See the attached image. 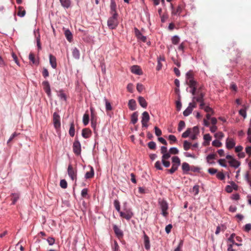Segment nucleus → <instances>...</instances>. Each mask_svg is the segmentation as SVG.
<instances>
[{"label":"nucleus","instance_id":"obj_36","mask_svg":"<svg viewBox=\"0 0 251 251\" xmlns=\"http://www.w3.org/2000/svg\"><path fill=\"white\" fill-rule=\"evenodd\" d=\"M58 96L60 98L61 100L66 101L67 100V97L66 94L63 92L62 90L59 91L58 93Z\"/></svg>","mask_w":251,"mask_h":251},{"label":"nucleus","instance_id":"obj_49","mask_svg":"<svg viewBox=\"0 0 251 251\" xmlns=\"http://www.w3.org/2000/svg\"><path fill=\"white\" fill-rule=\"evenodd\" d=\"M60 186L61 188L65 189L67 187V182L65 179H62L60 182Z\"/></svg>","mask_w":251,"mask_h":251},{"label":"nucleus","instance_id":"obj_48","mask_svg":"<svg viewBox=\"0 0 251 251\" xmlns=\"http://www.w3.org/2000/svg\"><path fill=\"white\" fill-rule=\"evenodd\" d=\"M88 190L87 188H84L82 190L81 192V196L84 198H86L88 195Z\"/></svg>","mask_w":251,"mask_h":251},{"label":"nucleus","instance_id":"obj_22","mask_svg":"<svg viewBox=\"0 0 251 251\" xmlns=\"http://www.w3.org/2000/svg\"><path fill=\"white\" fill-rule=\"evenodd\" d=\"M138 102L140 105L143 108H146L147 106V102L145 99L142 97H139L138 98Z\"/></svg>","mask_w":251,"mask_h":251},{"label":"nucleus","instance_id":"obj_64","mask_svg":"<svg viewBox=\"0 0 251 251\" xmlns=\"http://www.w3.org/2000/svg\"><path fill=\"white\" fill-rule=\"evenodd\" d=\"M251 230V224H247L244 226V230L246 232H249Z\"/></svg>","mask_w":251,"mask_h":251},{"label":"nucleus","instance_id":"obj_3","mask_svg":"<svg viewBox=\"0 0 251 251\" xmlns=\"http://www.w3.org/2000/svg\"><path fill=\"white\" fill-rule=\"evenodd\" d=\"M73 151L76 155H79L81 153V149L80 142L78 140H75L73 146Z\"/></svg>","mask_w":251,"mask_h":251},{"label":"nucleus","instance_id":"obj_53","mask_svg":"<svg viewBox=\"0 0 251 251\" xmlns=\"http://www.w3.org/2000/svg\"><path fill=\"white\" fill-rule=\"evenodd\" d=\"M171 156V154L170 152H166L163 154L162 156V160H166V159H169Z\"/></svg>","mask_w":251,"mask_h":251},{"label":"nucleus","instance_id":"obj_37","mask_svg":"<svg viewBox=\"0 0 251 251\" xmlns=\"http://www.w3.org/2000/svg\"><path fill=\"white\" fill-rule=\"evenodd\" d=\"M193 111L191 106H189L183 111V114L184 116H188Z\"/></svg>","mask_w":251,"mask_h":251},{"label":"nucleus","instance_id":"obj_18","mask_svg":"<svg viewBox=\"0 0 251 251\" xmlns=\"http://www.w3.org/2000/svg\"><path fill=\"white\" fill-rule=\"evenodd\" d=\"M204 95L203 92H201L198 95V96L193 97V100H196L197 102H202L204 101L203 97Z\"/></svg>","mask_w":251,"mask_h":251},{"label":"nucleus","instance_id":"obj_38","mask_svg":"<svg viewBox=\"0 0 251 251\" xmlns=\"http://www.w3.org/2000/svg\"><path fill=\"white\" fill-rule=\"evenodd\" d=\"M19 198V194L18 193L12 194V197L11 200L12 201V204H15L16 201Z\"/></svg>","mask_w":251,"mask_h":251},{"label":"nucleus","instance_id":"obj_28","mask_svg":"<svg viewBox=\"0 0 251 251\" xmlns=\"http://www.w3.org/2000/svg\"><path fill=\"white\" fill-rule=\"evenodd\" d=\"M138 114L137 112H134L131 116V122L133 124H135L138 121Z\"/></svg>","mask_w":251,"mask_h":251},{"label":"nucleus","instance_id":"obj_1","mask_svg":"<svg viewBox=\"0 0 251 251\" xmlns=\"http://www.w3.org/2000/svg\"><path fill=\"white\" fill-rule=\"evenodd\" d=\"M111 15V17L107 21V25L110 29H115L119 24L118 20V14L115 13L114 15Z\"/></svg>","mask_w":251,"mask_h":251},{"label":"nucleus","instance_id":"obj_40","mask_svg":"<svg viewBox=\"0 0 251 251\" xmlns=\"http://www.w3.org/2000/svg\"><path fill=\"white\" fill-rule=\"evenodd\" d=\"M191 146V143L187 141H184L183 142V148L185 151H188Z\"/></svg>","mask_w":251,"mask_h":251},{"label":"nucleus","instance_id":"obj_5","mask_svg":"<svg viewBox=\"0 0 251 251\" xmlns=\"http://www.w3.org/2000/svg\"><path fill=\"white\" fill-rule=\"evenodd\" d=\"M68 174L73 180L76 179V170L74 169L71 164L68 166Z\"/></svg>","mask_w":251,"mask_h":251},{"label":"nucleus","instance_id":"obj_56","mask_svg":"<svg viewBox=\"0 0 251 251\" xmlns=\"http://www.w3.org/2000/svg\"><path fill=\"white\" fill-rule=\"evenodd\" d=\"M217 178L220 180H224L225 178V175L222 172H219L217 174Z\"/></svg>","mask_w":251,"mask_h":251},{"label":"nucleus","instance_id":"obj_25","mask_svg":"<svg viewBox=\"0 0 251 251\" xmlns=\"http://www.w3.org/2000/svg\"><path fill=\"white\" fill-rule=\"evenodd\" d=\"M189 87L191 88V90L190 92L192 93L193 95H195L196 94L197 87H198V82L193 83V85L188 84Z\"/></svg>","mask_w":251,"mask_h":251},{"label":"nucleus","instance_id":"obj_7","mask_svg":"<svg viewBox=\"0 0 251 251\" xmlns=\"http://www.w3.org/2000/svg\"><path fill=\"white\" fill-rule=\"evenodd\" d=\"M120 216L126 220H130L133 216V213L130 210H126V212H120Z\"/></svg>","mask_w":251,"mask_h":251},{"label":"nucleus","instance_id":"obj_4","mask_svg":"<svg viewBox=\"0 0 251 251\" xmlns=\"http://www.w3.org/2000/svg\"><path fill=\"white\" fill-rule=\"evenodd\" d=\"M186 83L187 84L193 85V83L197 82L194 79V73L192 71H188L186 75Z\"/></svg>","mask_w":251,"mask_h":251},{"label":"nucleus","instance_id":"obj_14","mask_svg":"<svg viewBox=\"0 0 251 251\" xmlns=\"http://www.w3.org/2000/svg\"><path fill=\"white\" fill-rule=\"evenodd\" d=\"M172 14L173 15H179L180 13L182 12L183 7L181 5H179L177 6L176 9H175L174 7L172 6Z\"/></svg>","mask_w":251,"mask_h":251},{"label":"nucleus","instance_id":"obj_20","mask_svg":"<svg viewBox=\"0 0 251 251\" xmlns=\"http://www.w3.org/2000/svg\"><path fill=\"white\" fill-rule=\"evenodd\" d=\"M64 34L67 40L71 42L73 40V35L70 30L69 29H66L65 31Z\"/></svg>","mask_w":251,"mask_h":251},{"label":"nucleus","instance_id":"obj_32","mask_svg":"<svg viewBox=\"0 0 251 251\" xmlns=\"http://www.w3.org/2000/svg\"><path fill=\"white\" fill-rule=\"evenodd\" d=\"M25 14V11L24 9V7L22 6H19L18 7V11L17 13V15L20 17H24Z\"/></svg>","mask_w":251,"mask_h":251},{"label":"nucleus","instance_id":"obj_44","mask_svg":"<svg viewBox=\"0 0 251 251\" xmlns=\"http://www.w3.org/2000/svg\"><path fill=\"white\" fill-rule=\"evenodd\" d=\"M235 236V234L234 233H233L230 235V236L228 239V244L233 245L235 243L234 240V238Z\"/></svg>","mask_w":251,"mask_h":251},{"label":"nucleus","instance_id":"obj_59","mask_svg":"<svg viewBox=\"0 0 251 251\" xmlns=\"http://www.w3.org/2000/svg\"><path fill=\"white\" fill-rule=\"evenodd\" d=\"M155 167L158 169V170H162L163 169L162 166H161V163L160 161H157V162H156V163H155Z\"/></svg>","mask_w":251,"mask_h":251},{"label":"nucleus","instance_id":"obj_43","mask_svg":"<svg viewBox=\"0 0 251 251\" xmlns=\"http://www.w3.org/2000/svg\"><path fill=\"white\" fill-rule=\"evenodd\" d=\"M185 126V122L183 121H180L178 124L177 130L178 131H180L182 129L184 128Z\"/></svg>","mask_w":251,"mask_h":251},{"label":"nucleus","instance_id":"obj_29","mask_svg":"<svg viewBox=\"0 0 251 251\" xmlns=\"http://www.w3.org/2000/svg\"><path fill=\"white\" fill-rule=\"evenodd\" d=\"M94 176V170L93 167H91V170L89 172H87L85 176V177L86 179L91 178L93 177Z\"/></svg>","mask_w":251,"mask_h":251},{"label":"nucleus","instance_id":"obj_58","mask_svg":"<svg viewBox=\"0 0 251 251\" xmlns=\"http://www.w3.org/2000/svg\"><path fill=\"white\" fill-rule=\"evenodd\" d=\"M218 162L221 166H222L223 167H226V164L225 163L226 162L225 159H220L218 160Z\"/></svg>","mask_w":251,"mask_h":251},{"label":"nucleus","instance_id":"obj_57","mask_svg":"<svg viewBox=\"0 0 251 251\" xmlns=\"http://www.w3.org/2000/svg\"><path fill=\"white\" fill-rule=\"evenodd\" d=\"M204 110L207 113L211 112L212 114L214 113L213 109L208 106H205Z\"/></svg>","mask_w":251,"mask_h":251},{"label":"nucleus","instance_id":"obj_19","mask_svg":"<svg viewBox=\"0 0 251 251\" xmlns=\"http://www.w3.org/2000/svg\"><path fill=\"white\" fill-rule=\"evenodd\" d=\"M144 245L146 250L150 248L149 237L145 233L144 235Z\"/></svg>","mask_w":251,"mask_h":251},{"label":"nucleus","instance_id":"obj_11","mask_svg":"<svg viewBox=\"0 0 251 251\" xmlns=\"http://www.w3.org/2000/svg\"><path fill=\"white\" fill-rule=\"evenodd\" d=\"M131 71L132 73L137 75H141L142 74V71L140 68L137 65H134L131 68Z\"/></svg>","mask_w":251,"mask_h":251},{"label":"nucleus","instance_id":"obj_15","mask_svg":"<svg viewBox=\"0 0 251 251\" xmlns=\"http://www.w3.org/2000/svg\"><path fill=\"white\" fill-rule=\"evenodd\" d=\"M61 5L65 8H68L71 6V0H59Z\"/></svg>","mask_w":251,"mask_h":251},{"label":"nucleus","instance_id":"obj_50","mask_svg":"<svg viewBox=\"0 0 251 251\" xmlns=\"http://www.w3.org/2000/svg\"><path fill=\"white\" fill-rule=\"evenodd\" d=\"M212 144L213 146H215L216 147H220L222 145V143L217 140H215L213 141L212 142Z\"/></svg>","mask_w":251,"mask_h":251},{"label":"nucleus","instance_id":"obj_21","mask_svg":"<svg viewBox=\"0 0 251 251\" xmlns=\"http://www.w3.org/2000/svg\"><path fill=\"white\" fill-rule=\"evenodd\" d=\"M217 157V155L215 153L210 154L206 157V161L209 164H214V161H211V160L215 159Z\"/></svg>","mask_w":251,"mask_h":251},{"label":"nucleus","instance_id":"obj_27","mask_svg":"<svg viewBox=\"0 0 251 251\" xmlns=\"http://www.w3.org/2000/svg\"><path fill=\"white\" fill-rule=\"evenodd\" d=\"M82 121L84 126H87L89 122V115L87 111L83 115Z\"/></svg>","mask_w":251,"mask_h":251},{"label":"nucleus","instance_id":"obj_9","mask_svg":"<svg viewBox=\"0 0 251 251\" xmlns=\"http://www.w3.org/2000/svg\"><path fill=\"white\" fill-rule=\"evenodd\" d=\"M113 230L115 234L119 239L123 238L124 235L123 232L116 225L113 226Z\"/></svg>","mask_w":251,"mask_h":251},{"label":"nucleus","instance_id":"obj_46","mask_svg":"<svg viewBox=\"0 0 251 251\" xmlns=\"http://www.w3.org/2000/svg\"><path fill=\"white\" fill-rule=\"evenodd\" d=\"M178 150L177 148L173 147L169 150V152L171 154H176L178 153Z\"/></svg>","mask_w":251,"mask_h":251},{"label":"nucleus","instance_id":"obj_47","mask_svg":"<svg viewBox=\"0 0 251 251\" xmlns=\"http://www.w3.org/2000/svg\"><path fill=\"white\" fill-rule=\"evenodd\" d=\"M148 146L151 150H155L156 148V143L153 141L150 142L148 144Z\"/></svg>","mask_w":251,"mask_h":251},{"label":"nucleus","instance_id":"obj_30","mask_svg":"<svg viewBox=\"0 0 251 251\" xmlns=\"http://www.w3.org/2000/svg\"><path fill=\"white\" fill-rule=\"evenodd\" d=\"M91 111V121H97V115L95 112V110L93 107H90Z\"/></svg>","mask_w":251,"mask_h":251},{"label":"nucleus","instance_id":"obj_16","mask_svg":"<svg viewBox=\"0 0 251 251\" xmlns=\"http://www.w3.org/2000/svg\"><path fill=\"white\" fill-rule=\"evenodd\" d=\"M116 4L114 0H111V4H110V14L111 15H114L115 14H118L116 12Z\"/></svg>","mask_w":251,"mask_h":251},{"label":"nucleus","instance_id":"obj_61","mask_svg":"<svg viewBox=\"0 0 251 251\" xmlns=\"http://www.w3.org/2000/svg\"><path fill=\"white\" fill-rule=\"evenodd\" d=\"M47 241L50 245H52L55 242V239L53 237H49L48 238Z\"/></svg>","mask_w":251,"mask_h":251},{"label":"nucleus","instance_id":"obj_35","mask_svg":"<svg viewBox=\"0 0 251 251\" xmlns=\"http://www.w3.org/2000/svg\"><path fill=\"white\" fill-rule=\"evenodd\" d=\"M72 53H73V56L76 58V59H78L79 58V51L76 48H75L73 50V51H72Z\"/></svg>","mask_w":251,"mask_h":251},{"label":"nucleus","instance_id":"obj_2","mask_svg":"<svg viewBox=\"0 0 251 251\" xmlns=\"http://www.w3.org/2000/svg\"><path fill=\"white\" fill-rule=\"evenodd\" d=\"M53 124L55 129H57L60 127V117L56 112H54L53 114Z\"/></svg>","mask_w":251,"mask_h":251},{"label":"nucleus","instance_id":"obj_51","mask_svg":"<svg viewBox=\"0 0 251 251\" xmlns=\"http://www.w3.org/2000/svg\"><path fill=\"white\" fill-rule=\"evenodd\" d=\"M214 136L216 138L221 139L224 137V134L222 132H218L215 134Z\"/></svg>","mask_w":251,"mask_h":251},{"label":"nucleus","instance_id":"obj_39","mask_svg":"<svg viewBox=\"0 0 251 251\" xmlns=\"http://www.w3.org/2000/svg\"><path fill=\"white\" fill-rule=\"evenodd\" d=\"M171 40L173 44L177 45L179 42L180 39L178 36L175 35L172 38Z\"/></svg>","mask_w":251,"mask_h":251},{"label":"nucleus","instance_id":"obj_33","mask_svg":"<svg viewBox=\"0 0 251 251\" xmlns=\"http://www.w3.org/2000/svg\"><path fill=\"white\" fill-rule=\"evenodd\" d=\"M104 101H105V103L106 110L107 111L111 110L112 109V107L111 105V103L105 97L104 98Z\"/></svg>","mask_w":251,"mask_h":251},{"label":"nucleus","instance_id":"obj_23","mask_svg":"<svg viewBox=\"0 0 251 251\" xmlns=\"http://www.w3.org/2000/svg\"><path fill=\"white\" fill-rule=\"evenodd\" d=\"M228 163L231 167L238 168L240 165V162L236 159H232L228 161Z\"/></svg>","mask_w":251,"mask_h":251},{"label":"nucleus","instance_id":"obj_17","mask_svg":"<svg viewBox=\"0 0 251 251\" xmlns=\"http://www.w3.org/2000/svg\"><path fill=\"white\" fill-rule=\"evenodd\" d=\"M128 106L129 108L131 110H134L136 109V101L133 99H131L129 100L128 103Z\"/></svg>","mask_w":251,"mask_h":251},{"label":"nucleus","instance_id":"obj_31","mask_svg":"<svg viewBox=\"0 0 251 251\" xmlns=\"http://www.w3.org/2000/svg\"><path fill=\"white\" fill-rule=\"evenodd\" d=\"M173 164L179 166L180 164V160L178 156H175L172 158Z\"/></svg>","mask_w":251,"mask_h":251},{"label":"nucleus","instance_id":"obj_60","mask_svg":"<svg viewBox=\"0 0 251 251\" xmlns=\"http://www.w3.org/2000/svg\"><path fill=\"white\" fill-rule=\"evenodd\" d=\"M172 227L173 226L171 224L167 225L165 227V231L166 233L169 234L171 232Z\"/></svg>","mask_w":251,"mask_h":251},{"label":"nucleus","instance_id":"obj_24","mask_svg":"<svg viewBox=\"0 0 251 251\" xmlns=\"http://www.w3.org/2000/svg\"><path fill=\"white\" fill-rule=\"evenodd\" d=\"M150 120V116L147 111H145L142 113V123L148 122Z\"/></svg>","mask_w":251,"mask_h":251},{"label":"nucleus","instance_id":"obj_34","mask_svg":"<svg viewBox=\"0 0 251 251\" xmlns=\"http://www.w3.org/2000/svg\"><path fill=\"white\" fill-rule=\"evenodd\" d=\"M69 134L71 137H74L75 133V125L74 122H73L70 126V129H69Z\"/></svg>","mask_w":251,"mask_h":251},{"label":"nucleus","instance_id":"obj_13","mask_svg":"<svg viewBox=\"0 0 251 251\" xmlns=\"http://www.w3.org/2000/svg\"><path fill=\"white\" fill-rule=\"evenodd\" d=\"M50 63L53 69H55L57 66L56 57L52 54L50 55Z\"/></svg>","mask_w":251,"mask_h":251},{"label":"nucleus","instance_id":"obj_6","mask_svg":"<svg viewBox=\"0 0 251 251\" xmlns=\"http://www.w3.org/2000/svg\"><path fill=\"white\" fill-rule=\"evenodd\" d=\"M160 205L162 210V214L164 217H167L168 215L167 210L168 209V205L167 202L164 200L159 202Z\"/></svg>","mask_w":251,"mask_h":251},{"label":"nucleus","instance_id":"obj_12","mask_svg":"<svg viewBox=\"0 0 251 251\" xmlns=\"http://www.w3.org/2000/svg\"><path fill=\"white\" fill-rule=\"evenodd\" d=\"M92 134L91 130L89 128H86L82 129V136L84 138H89Z\"/></svg>","mask_w":251,"mask_h":251},{"label":"nucleus","instance_id":"obj_45","mask_svg":"<svg viewBox=\"0 0 251 251\" xmlns=\"http://www.w3.org/2000/svg\"><path fill=\"white\" fill-rule=\"evenodd\" d=\"M191 133V129L188 128L183 134H182V137L187 138L188 137L190 133Z\"/></svg>","mask_w":251,"mask_h":251},{"label":"nucleus","instance_id":"obj_41","mask_svg":"<svg viewBox=\"0 0 251 251\" xmlns=\"http://www.w3.org/2000/svg\"><path fill=\"white\" fill-rule=\"evenodd\" d=\"M178 166L175 164H173L172 168L170 169L167 170V171L170 174H172L175 172L178 169Z\"/></svg>","mask_w":251,"mask_h":251},{"label":"nucleus","instance_id":"obj_62","mask_svg":"<svg viewBox=\"0 0 251 251\" xmlns=\"http://www.w3.org/2000/svg\"><path fill=\"white\" fill-rule=\"evenodd\" d=\"M29 60L32 61L33 64L35 63V57L34 55L32 53H30L29 55Z\"/></svg>","mask_w":251,"mask_h":251},{"label":"nucleus","instance_id":"obj_63","mask_svg":"<svg viewBox=\"0 0 251 251\" xmlns=\"http://www.w3.org/2000/svg\"><path fill=\"white\" fill-rule=\"evenodd\" d=\"M208 172L211 175H214L217 172V170L213 168H209Z\"/></svg>","mask_w":251,"mask_h":251},{"label":"nucleus","instance_id":"obj_55","mask_svg":"<svg viewBox=\"0 0 251 251\" xmlns=\"http://www.w3.org/2000/svg\"><path fill=\"white\" fill-rule=\"evenodd\" d=\"M136 89L139 92L141 93L144 90V87L142 84L138 83L137 84Z\"/></svg>","mask_w":251,"mask_h":251},{"label":"nucleus","instance_id":"obj_10","mask_svg":"<svg viewBox=\"0 0 251 251\" xmlns=\"http://www.w3.org/2000/svg\"><path fill=\"white\" fill-rule=\"evenodd\" d=\"M226 147L228 149H232L235 145V142L232 138H227L226 140Z\"/></svg>","mask_w":251,"mask_h":251},{"label":"nucleus","instance_id":"obj_42","mask_svg":"<svg viewBox=\"0 0 251 251\" xmlns=\"http://www.w3.org/2000/svg\"><path fill=\"white\" fill-rule=\"evenodd\" d=\"M114 206H115L116 209L117 210L118 212H119L120 213V212L121 211L120 204V202L119 201L117 200H115L114 201Z\"/></svg>","mask_w":251,"mask_h":251},{"label":"nucleus","instance_id":"obj_26","mask_svg":"<svg viewBox=\"0 0 251 251\" xmlns=\"http://www.w3.org/2000/svg\"><path fill=\"white\" fill-rule=\"evenodd\" d=\"M190 167L189 164L186 162H183L182 164V169L184 173H187L188 172L190 171Z\"/></svg>","mask_w":251,"mask_h":251},{"label":"nucleus","instance_id":"obj_8","mask_svg":"<svg viewBox=\"0 0 251 251\" xmlns=\"http://www.w3.org/2000/svg\"><path fill=\"white\" fill-rule=\"evenodd\" d=\"M42 85L44 91L46 92L49 97L51 95L50 85L48 81H44L42 82Z\"/></svg>","mask_w":251,"mask_h":251},{"label":"nucleus","instance_id":"obj_54","mask_svg":"<svg viewBox=\"0 0 251 251\" xmlns=\"http://www.w3.org/2000/svg\"><path fill=\"white\" fill-rule=\"evenodd\" d=\"M155 134L157 136H160L162 134L161 130L157 126L154 127Z\"/></svg>","mask_w":251,"mask_h":251},{"label":"nucleus","instance_id":"obj_52","mask_svg":"<svg viewBox=\"0 0 251 251\" xmlns=\"http://www.w3.org/2000/svg\"><path fill=\"white\" fill-rule=\"evenodd\" d=\"M113 251H120L119 246L117 241H114V245L112 247Z\"/></svg>","mask_w":251,"mask_h":251}]
</instances>
